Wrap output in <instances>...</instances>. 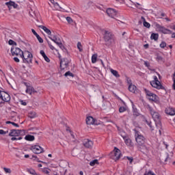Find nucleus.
<instances>
[{
	"instance_id": "nucleus-41",
	"label": "nucleus",
	"mask_w": 175,
	"mask_h": 175,
	"mask_svg": "<svg viewBox=\"0 0 175 175\" xmlns=\"http://www.w3.org/2000/svg\"><path fill=\"white\" fill-rule=\"evenodd\" d=\"M120 113H124V111H126V108L124 107H120L119 108Z\"/></svg>"
},
{
	"instance_id": "nucleus-29",
	"label": "nucleus",
	"mask_w": 175,
	"mask_h": 175,
	"mask_svg": "<svg viewBox=\"0 0 175 175\" xmlns=\"http://www.w3.org/2000/svg\"><path fill=\"white\" fill-rule=\"evenodd\" d=\"M159 38V35L158 33H152L150 36V39L157 40Z\"/></svg>"
},
{
	"instance_id": "nucleus-57",
	"label": "nucleus",
	"mask_w": 175,
	"mask_h": 175,
	"mask_svg": "<svg viewBox=\"0 0 175 175\" xmlns=\"http://www.w3.org/2000/svg\"><path fill=\"white\" fill-rule=\"evenodd\" d=\"M12 125H13L14 126H16V128H18V124L17 123H14V122H12Z\"/></svg>"
},
{
	"instance_id": "nucleus-8",
	"label": "nucleus",
	"mask_w": 175,
	"mask_h": 175,
	"mask_svg": "<svg viewBox=\"0 0 175 175\" xmlns=\"http://www.w3.org/2000/svg\"><path fill=\"white\" fill-rule=\"evenodd\" d=\"M69 64H70V60L68 58H64L60 61V69L61 70H64L69 66Z\"/></svg>"
},
{
	"instance_id": "nucleus-50",
	"label": "nucleus",
	"mask_w": 175,
	"mask_h": 175,
	"mask_svg": "<svg viewBox=\"0 0 175 175\" xmlns=\"http://www.w3.org/2000/svg\"><path fill=\"white\" fill-rule=\"evenodd\" d=\"M48 44L51 50H55V47H54V46H53L50 42H49Z\"/></svg>"
},
{
	"instance_id": "nucleus-11",
	"label": "nucleus",
	"mask_w": 175,
	"mask_h": 175,
	"mask_svg": "<svg viewBox=\"0 0 175 175\" xmlns=\"http://www.w3.org/2000/svg\"><path fill=\"white\" fill-rule=\"evenodd\" d=\"M107 14L109 17H111V18H115V20H116V17L118 16V12H117V11L113 8H108L107 10Z\"/></svg>"
},
{
	"instance_id": "nucleus-54",
	"label": "nucleus",
	"mask_w": 175,
	"mask_h": 175,
	"mask_svg": "<svg viewBox=\"0 0 175 175\" xmlns=\"http://www.w3.org/2000/svg\"><path fill=\"white\" fill-rule=\"evenodd\" d=\"M144 65H145V66H146L147 68H149V66H150V63H148V62H144Z\"/></svg>"
},
{
	"instance_id": "nucleus-40",
	"label": "nucleus",
	"mask_w": 175,
	"mask_h": 175,
	"mask_svg": "<svg viewBox=\"0 0 175 175\" xmlns=\"http://www.w3.org/2000/svg\"><path fill=\"white\" fill-rule=\"evenodd\" d=\"M22 139H23L22 137H12L11 138V140H12V142H14V140H21Z\"/></svg>"
},
{
	"instance_id": "nucleus-44",
	"label": "nucleus",
	"mask_w": 175,
	"mask_h": 175,
	"mask_svg": "<svg viewBox=\"0 0 175 175\" xmlns=\"http://www.w3.org/2000/svg\"><path fill=\"white\" fill-rule=\"evenodd\" d=\"M36 38H37L38 42H40V43H43V39L41 38V37H40V36H39V34L36 36Z\"/></svg>"
},
{
	"instance_id": "nucleus-64",
	"label": "nucleus",
	"mask_w": 175,
	"mask_h": 175,
	"mask_svg": "<svg viewBox=\"0 0 175 175\" xmlns=\"http://www.w3.org/2000/svg\"><path fill=\"white\" fill-rule=\"evenodd\" d=\"M172 88H173V90H175V82H174V83L172 85Z\"/></svg>"
},
{
	"instance_id": "nucleus-28",
	"label": "nucleus",
	"mask_w": 175,
	"mask_h": 175,
	"mask_svg": "<svg viewBox=\"0 0 175 175\" xmlns=\"http://www.w3.org/2000/svg\"><path fill=\"white\" fill-rule=\"evenodd\" d=\"M110 72H111V73H112V75H113V76H115V77H120L118 71L113 70V68H111Z\"/></svg>"
},
{
	"instance_id": "nucleus-16",
	"label": "nucleus",
	"mask_w": 175,
	"mask_h": 175,
	"mask_svg": "<svg viewBox=\"0 0 175 175\" xmlns=\"http://www.w3.org/2000/svg\"><path fill=\"white\" fill-rule=\"evenodd\" d=\"M150 85L154 88H157V90H163V86L161 84V82L159 81H150Z\"/></svg>"
},
{
	"instance_id": "nucleus-3",
	"label": "nucleus",
	"mask_w": 175,
	"mask_h": 175,
	"mask_svg": "<svg viewBox=\"0 0 175 175\" xmlns=\"http://www.w3.org/2000/svg\"><path fill=\"white\" fill-rule=\"evenodd\" d=\"M121 157H122L121 150L117 148H115L109 154V158L115 161V162H117V161H118Z\"/></svg>"
},
{
	"instance_id": "nucleus-55",
	"label": "nucleus",
	"mask_w": 175,
	"mask_h": 175,
	"mask_svg": "<svg viewBox=\"0 0 175 175\" xmlns=\"http://www.w3.org/2000/svg\"><path fill=\"white\" fill-rule=\"evenodd\" d=\"M31 32L33 33V35H35V36H36L37 35H39L38 34V33H36V31L33 29H31Z\"/></svg>"
},
{
	"instance_id": "nucleus-36",
	"label": "nucleus",
	"mask_w": 175,
	"mask_h": 175,
	"mask_svg": "<svg viewBox=\"0 0 175 175\" xmlns=\"http://www.w3.org/2000/svg\"><path fill=\"white\" fill-rule=\"evenodd\" d=\"M41 171L42 172V173H44V174H50V169L49 168H42L41 170Z\"/></svg>"
},
{
	"instance_id": "nucleus-33",
	"label": "nucleus",
	"mask_w": 175,
	"mask_h": 175,
	"mask_svg": "<svg viewBox=\"0 0 175 175\" xmlns=\"http://www.w3.org/2000/svg\"><path fill=\"white\" fill-rule=\"evenodd\" d=\"M32 90H33L32 86H27V90H26L27 94H29V95H32Z\"/></svg>"
},
{
	"instance_id": "nucleus-46",
	"label": "nucleus",
	"mask_w": 175,
	"mask_h": 175,
	"mask_svg": "<svg viewBox=\"0 0 175 175\" xmlns=\"http://www.w3.org/2000/svg\"><path fill=\"white\" fill-rule=\"evenodd\" d=\"M157 61H158L159 62H161L163 61V57H162L161 56L158 55L157 57Z\"/></svg>"
},
{
	"instance_id": "nucleus-60",
	"label": "nucleus",
	"mask_w": 175,
	"mask_h": 175,
	"mask_svg": "<svg viewBox=\"0 0 175 175\" xmlns=\"http://www.w3.org/2000/svg\"><path fill=\"white\" fill-rule=\"evenodd\" d=\"M16 112H14V111H12V117H14V116H16Z\"/></svg>"
},
{
	"instance_id": "nucleus-59",
	"label": "nucleus",
	"mask_w": 175,
	"mask_h": 175,
	"mask_svg": "<svg viewBox=\"0 0 175 175\" xmlns=\"http://www.w3.org/2000/svg\"><path fill=\"white\" fill-rule=\"evenodd\" d=\"M38 91L35 90V89L33 88L32 89V94H36Z\"/></svg>"
},
{
	"instance_id": "nucleus-38",
	"label": "nucleus",
	"mask_w": 175,
	"mask_h": 175,
	"mask_svg": "<svg viewBox=\"0 0 175 175\" xmlns=\"http://www.w3.org/2000/svg\"><path fill=\"white\" fill-rule=\"evenodd\" d=\"M77 49H79V51H83V45H81V42H78L77 43Z\"/></svg>"
},
{
	"instance_id": "nucleus-10",
	"label": "nucleus",
	"mask_w": 175,
	"mask_h": 175,
	"mask_svg": "<svg viewBox=\"0 0 175 175\" xmlns=\"http://www.w3.org/2000/svg\"><path fill=\"white\" fill-rule=\"evenodd\" d=\"M30 150L33 151L34 154H42V152H44L43 148L38 145L32 146Z\"/></svg>"
},
{
	"instance_id": "nucleus-26",
	"label": "nucleus",
	"mask_w": 175,
	"mask_h": 175,
	"mask_svg": "<svg viewBox=\"0 0 175 175\" xmlns=\"http://www.w3.org/2000/svg\"><path fill=\"white\" fill-rule=\"evenodd\" d=\"M25 139L28 142H33V140H35V137L33 135H27L25 136Z\"/></svg>"
},
{
	"instance_id": "nucleus-20",
	"label": "nucleus",
	"mask_w": 175,
	"mask_h": 175,
	"mask_svg": "<svg viewBox=\"0 0 175 175\" xmlns=\"http://www.w3.org/2000/svg\"><path fill=\"white\" fill-rule=\"evenodd\" d=\"M166 114H169V116H174L175 115V109L173 107H168L165 109Z\"/></svg>"
},
{
	"instance_id": "nucleus-52",
	"label": "nucleus",
	"mask_w": 175,
	"mask_h": 175,
	"mask_svg": "<svg viewBox=\"0 0 175 175\" xmlns=\"http://www.w3.org/2000/svg\"><path fill=\"white\" fill-rule=\"evenodd\" d=\"M144 175H155V174L152 173L151 171H149L148 172L145 173Z\"/></svg>"
},
{
	"instance_id": "nucleus-24",
	"label": "nucleus",
	"mask_w": 175,
	"mask_h": 175,
	"mask_svg": "<svg viewBox=\"0 0 175 175\" xmlns=\"http://www.w3.org/2000/svg\"><path fill=\"white\" fill-rule=\"evenodd\" d=\"M40 53L41 55H42V57L44 59V60L46 61V62H50V59L49 58V57H47V55H46L44 51L42 50V51H40Z\"/></svg>"
},
{
	"instance_id": "nucleus-27",
	"label": "nucleus",
	"mask_w": 175,
	"mask_h": 175,
	"mask_svg": "<svg viewBox=\"0 0 175 175\" xmlns=\"http://www.w3.org/2000/svg\"><path fill=\"white\" fill-rule=\"evenodd\" d=\"M141 18L144 21V27H146V28H150L151 27V25H150L148 22L146 21V18H144L143 16H142Z\"/></svg>"
},
{
	"instance_id": "nucleus-30",
	"label": "nucleus",
	"mask_w": 175,
	"mask_h": 175,
	"mask_svg": "<svg viewBox=\"0 0 175 175\" xmlns=\"http://www.w3.org/2000/svg\"><path fill=\"white\" fill-rule=\"evenodd\" d=\"M161 161H164V162H167V161H170V157H169V154H165L161 157Z\"/></svg>"
},
{
	"instance_id": "nucleus-37",
	"label": "nucleus",
	"mask_w": 175,
	"mask_h": 175,
	"mask_svg": "<svg viewBox=\"0 0 175 175\" xmlns=\"http://www.w3.org/2000/svg\"><path fill=\"white\" fill-rule=\"evenodd\" d=\"M3 170L5 172V173L10 174L12 173V170H10V168H8V167H3Z\"/></svg>"
},
{
	"instance_id": "nucleus-63",
	"label": "nucleus",
	"mask_w": 175,
	"mask_h": 175,
	"mask_svg": "<svg viewBox=\"0 0 175 175\" xmlns=\"http://www.w3.org/2000/svg\"><path fill=\"white\" fill-rule=\"evenodd\" d=\"M173 81L175 83V72L173 75Z\"/></svg>"
},
{
	"instance_id": "nucleus-43",
	"label": "nucleus",
	"mask_w": 175,
	"mask_h": 175,
	"mask_svg": "<svg viewBox=\"0 0 175 175\" xmlns=\"http://www.w3.org/2000/svg\"><path fill=\"white\" fill-rule=\"evenodd\" d=\"M131 2H132V3H133V5L135 6V8H137V9H142L140 7V3H134L133 1H131Z\"/></svg>"
},
{
	"instance_id": "nucleus-1",
	"label": "nucleus",
	"mask_w": 175,
	"mask_h": 175,
	"mask_svg": "<svg viewBox=\"0 0 175 175\" xmlns=\"http://www.w3.org/2000/svg\"><path fill=\"white\" fill-rule=\"evenodd\" d=\"M147 125L150 126L151 132L153 133H158L161 135V129H162V124L161 122H156L155 125H152V122L150 121L146 120Z\"/></svg>"
},
{
	"instance_id": "nucleus-34",
	"label": "nucleus",
	"mask_w": 175,
	"mask_h": 175,
	"mask_svg": "<svg viewBox=\"0 0 175 175\" xmlns=\"http://www.w3.org/2000/svg\"><path fill=\"white\" fill-rule=\"evenodd\" d=\"M65 77H75V75L70 71H68L64 74Z\"/></svg>"
},
{
	"instance_id": "nucleus-19",
	"label": "nucleus",
	"mask_w": 175,
	"mask_h": 175,
	"mask_svg": "<svg viewBox=\"0 0 175 175\" xmlns=\"http://www.w3.org/2000/svg\"><path fill=\"white\" fill-rule=\"evenodd\" d=\"M96 120L92 118V116H88L86 118V124L87 125H95Z\"/></svg>"
},
{
	"instance_id": "nucleus-53",
	"label": "nucleus",
	"mask_w": 175,
	"mask_h": 175,
	"mask_svg": "<svg viewBox=\"0 0 175 175\" xmlns=\"http://www.w3.org/2000/svg\"><path fill=\"white\" fill-rule=\"evenodd\" d=\"M153 79H154V81H155V82H157V83H158V81H159L158 80V77H157V76H154V77H153Z\"/></svg>"
},
{
	"instance_id": "nucleus-42",
	"label": "nucleus",
	"mask_w": 175,
	"mask_h": 175,
	"mask_svg": "<svg viewBox=\"0 0 175 175\" xmlns=\"http://www.w3.org/2000/svg\"><path fill=\"white\" fill-rule=\"evenodd\" d=\"M27 172L30 174L36 175V172H35V170H33L32 169L28 170Z\"/></svg>"
},
{
	"instance_id": "nucleus-18",
	"label": "nucleus",
	"mask_w": 175,
	"mask_h": 175,
	"mask_svg": "<svg viewBox=\"0 0 175 175\" xmlns=\"http://www.w3.org/2000/svg\"><path fill=\"white\" fill-rule=\"evenodd\" d=\"M83 146L85 148H92L94 142L90 139H85L83 142Z\"/></svg>"
},
{
	"instance_id": "nucleus-45",
	"label": "nucleus",
	"mask_w": 175,
	"mask_h": 175,
	"mask_svg": "<svg viewBox=\"0 0 175 175\" xmlns=\"http://www.w3.org/2000/svg\"><path fill=\"white\" fill-rule=\"evenodd\" d=\"M66 21H68V23H69V24H72V23H73V20H72V18H70V16L66 17Z\"/></svg>"
},
{
	"instance_id": "nucleus-7",
	"label": "nucleus",
	"mask_w": 175,
	"mask_h": 175,
	"mask_svg": "<svg viewBox=\"0 0 175 175\" xmlns=\"http://www.w3.org/2000/svg\"><path fill=\"white\" fill-rule=\"evenodd\" d=\"M49 39H51V40H52L53 42H54V43L57 44V46H59V47L62 50H64V49H65V46L61 42V40L57 36H53V37H49Z\"/></svg>"
},
{
	"instance_id": "nucleus-58",
	"label": "nucleus",
	"mask_w": 175,
	"mask_h": 175,
	"mask_svg": "<svg viewBox=\"0 0 175 175\" xmlns=\"http://www.w3.org/2000/svg\"><path fill=\"white\" fill-rule=\"evenodd\" d=\"M127 83L129 85H131V84H132V81L131 79H127Z\"/></svg>"
},
{
	"instance_id": "nucleus-17",
	"label": "nucleus",
	"mask_w": 175,
	"mask_h": 175,
	"mask_svg": "<svg viewBox=\"0 0 175 175\" xmlns=\"http://www.w3.org/2000/svg\"><path fill=\"white\" fill-rule=\"evenodd\" d=\"M5 5L8 6L9 10L12 9V7L14 8V9H18V5L15 3L14 1L6 2Z\"/></svg>"
},
{
	"instance_id": "nucleus-62",
	"label": "nucleus",
	"mask_w": 175,
	"mask_h": 175,
	"mask_svg": "<svg viewBox=\"0 0 175 175\" xmlns=\"http://www.w3.org/2000/svg\"><path fill=\"white\" fill-rule=\"evenodd\" d=\"M172 33V38H175V33Z\"/></svg>"
},
{
	"instance_id": "nucleus-2",
	"label": "nucleus",
	"mask_w": 175,
	"mask_h": 175,
	"mask_svg": "<svg viewBox=\"0 0 175 175\" xmlns=\"http://www.w3.org/2000/svg\"><path fill=\"white\" fill-rule=\"evenodd\" d=\"M21 58L23 59L24 64H32V59L33 58V56L31 52L25 51L23 52Z\"/></svg>"
},
{
	"instance_id": "nucleus-4",
	"label": "nucleus",
	"mask_w": 175,
	"mask_h": 175,
	"mask_svg": "<svg viewBox=\"0 0 175 175\" xmlns=\"http://www.w3.org/2000/svg\"><path fill=\"white\" fill-rule=\"evenodd\" d=\"M134 131H135V140H136L138 146H142V144H144V143H146V138L144 137V136H143L140 133V132H139L136 129H135Z\"/></svg>"
},
{
	"instance_id": "nucleus-49",
	"label": "nucleus",
	"mask_w": 175,
	"mask_h": 175,
	"mask_svg": "<svg viewBox=\"0 0 175 175\" xmlns=\"http://www.w3.org/2000/svg\"><path fill=\"white\" fill-rule=\"evenodd\" d=\"M8 43H9V44H10V45L16 44V42L13 41V40H10L8 41Z\"/></svg>"
},
{
	"instance_id": "nucleus-35",
	"label": "nucleus",
	"mask_w": 175,
	"mask_h": 175,
	"mask_svg": "<svg viewBox=\"0 0 175 175\" xmlns=\"http://www.w3.org/2000/svg\"><path fill=\"white\" fill-rule=\"evenodd\" d=\"M99 162L98 161V159H94L92 161H90V166H95V165H98Z\"/></svg>"
},
{
	"instance_id": "nucleus-47",
	"label": "nucleus",
	"mask_w": 175,
	"mask_h": 175,
	"mask_svg": "<svg viewBox=\"0 0 175 175\" xmlns=\"http://www.w3.org/2000/svg\"><path fill=\"white\" fill-rule=\"evenodd\" d=\"M165 46H166V42H162L160 44V47H161V49H165Z\"/></svg>"
},
{
	"instance_id": "nucleus-21",
	"label": "nucleus",
	"mask_w": 175,
	"mask_h": 175,
	"mask_svg": "<svg viewBox=\"0 0 175 175\" xmlns=\"http://www.w3.org/2000/svg\"><path fill=\"white\" fill-rule=\"evenodd\" d=\"M122 138L124 139L125 144H126V146H133V144L132 143V140L131 139V138L126 136H122Z\"/></svg>"
},
{
	"instance_id": "nucleus-39",
	"label": "nucleus",
	"mask_w": 175,
	"mask_h": 175,
	"mask_svg": "<svg viewBox=\"0 0 175 175\" xmlns=\"http://www.w3.org/2000/svg\"><path fill=\"white\" fill-rule=\"evenodd\" d=\"M144 91L146 94V96L148 98L149 96H150L152 94V92H150L149 90H148L147 89H144Z\"/></svg>"
},
{
	"instance_id": "nucleus-22",
	"label": "nucleus",
	"mask_w": 175,
	"mask_h": 175,
	"mask_svg": "<svg viewBox=\"0 0 175 175\" xmlns=\"http://www.w3.org/2000/svg\"><path fill=\"white\" fill-rule=\"evenodd\" d=\"M148 98L149 100H152V102H158V96H156L154 93H152V94L149 96Z\"/></svg>"
},
{
	"instance_id": "nucleus-56",
	"label": "nucleus",
	"mask_w": 175,
	"mask_h": 175,
	"mask_svg": "<svg viewBox=\"0 0 175 175\" xmlns=\"http://www.w3.org/2000/svg\"><path fill=\"white\" fill-rule=\"evenodd\" d=\"M14 61L15 62H20V59H18V57H14Z\"/></svg>"
},
{
	"instance_id": "nucleus-32",
	"label": "nucleus",
	"mask_w": 175,
	"mask_h": 175,
	"mask_svg": "<svg viewBox=\"0 0 175 175\" xmlns=\"http://www.w3.org/2000/svg\"><path fill=\"white\" fill-rule=\"evenodd\" d=\"M96 59H98V54H94L92 56V63L95 64L96 62Z\"/></svg>"
},
{
	"instance_id": "nucleus-31",
	"label": "nucleus",
	"mask_w": 175,
	"mask_h": 175,
	"mask_svg": "<svg viewBox=\"0 0 175 175\" xmlns=\"http://www.w3.org/2000/svg\"><path fill=\"white\" fill-rule=\"evenodd\" d=\"M28 117L29 118H35V117H36V112H35V111H30L28 113Z\"/></svg>"
},
{
	"instance_id": "nucleus-48",
	"label": "nucleus",
	"mask_w": 175,
	"mask_h": 175,
	"mask_svg": "<svg viewBox=\"0 0 175 175\" xmlns=\"http://www.w3.org/2000/svg\"><path fill=\"white\" fill-rule=\"evenodd\" d=\"M6 133H9V131H5L3 130H0V135H6Z\"/></svg>"
},
{
	"instance_id": "nucleus-5",
	"label": "nucleus",
	"mask_w": 175,
	"mask_h": 175,
	"mask_svg": "<svg viewBox=\"0 0 175 175\" xmlns=\"http://www.w3.org/2000/svg\"><path fill=\"white\" fill-rule=\"evenodd\" d=\"M104 39L107 46H113L116 43L114 38L111 36V33L106 31L104 35Z\"/></svg>"
},
{
	"instance_id": "nucleus-23",
	"label": "nucleus",
	"mask_w": 175,
	"mask_h": 175,
	"mask_svg": "<svg viewBox=\"0 0 175 175\" xmlns=\"http://www.w3.org/2000/svg\"><path fill=\"white\" fill-rule=\"evenodd\" d=\"M39 27L41 28V29H43L47 35L51 36V31L49 29V28H46V26L40 25Z\"/></svg>"
},
{
	"instance_id": "nucleus-51",
	"label": "nucleus",
	"mask_w": 175,
	"mask_h": 175,
	"mask_svg": "<svg viewBox=\"0 0 175 175\" xmlns=\"http://www.w3.org/2000/svg\"><path fill=\"white\" fill-rule=\"evenodd\" d=\"M126 159H128V161H130V163H132V162H133V157H127Z\"/></svg>"
},
{
	"instance_id": "nucleus-13",
	"label": "nucleus",
	"mask_w": 175,
	"mask_h": 175,
	"mask_svg": "<svg viewBox=\"0 0 175 175\" xmlns=\"http://www.w3.org/2000/svg\"><path fill=\"white\" fill-rule=\"evenodd\" d=\"M22 132L23 131L21 130L12 129L10 131L8 135L11 136L12 137H18L21 136Z\"/></svg>"
},
{
	"instance_id": "nucleus-15",
	"label": "nucleus",
	"mask_w": 175,
	"mask_h": 175,
	"mask_svg": "<svg viewBox=\"0 0 175 175\" xmlns=\"http://www.w3.org/2000/svg\"><path fill=\"white\" fill-rule=\"evenodd\" d=\"M138 148H139L140 152L144 154L148 152V150H150V148L146 146V143L138 145Z\"/></svg>"
},
{
	"instance_id": "nucleus-12",
	"label": "nucleus",
	"mask_w": 175,
	"mask_h": 175,
	"mask_svg": "<svg viewBox=\"0 0 175 175\" xmlns=\"http://www.w3.org/2000/svg\"><path fill=\"white\" fill-rule=\"evenodd\" d=\"M0 98L3 100V102H10V95L5 92H0Z\"/></svg>"
},
{
	"instance_id": "nucleus-61",
	"label": "nucleus",
	"mask_w": 175,
	"mask_h": 175,
	"mask_svg": "<svg viewBox=\"0 0 175 175\" xmlns=\"http://www.w3.org/2000/svg\"><path fill=\"white\" fill-rule=\"evenodd\" d=\"M148 44H146L144 45V49H148Z\"/></svg>"
},
{
	"instance_id": "nucleus-9",
	"label": "nucleus",
	"mask_w": 175,
	"mask_h": 175,
	"mask_svg": "<svg viewBox=\"0 0 175 175\" xmlns=\"http://www.w3.org/2000/svg\"><path fill=\"white\" fill-rule=\"evenodd\" d=\"M156 28L159 32H161L162 33L168 35H170V33H172V31L170 29H166L165 27L161 26V25H156Z\"/></svg>"
},
{
	"instance_id": "nucleus-14",
	"label": "nucleus",
	"mask_w": 175,
	"mask_h": 175,
	"mask_svg": "<svg viewBox=\"0 0 175 175\" xmlns=\"http://www.w3.org/2000/svg\"><path fill=\"white\" fill-rule=\"evenodd\" d=\"M11 53L12 55H19V57L21 58V55H23V51L17 47H13L11 49Z\"/></svg>"
},
{
	"instance_id": "nucleus-6",
	"label": "nucleus",
	"mask_w": 175,
	"mask_h": 175,
	"mask_svg": "<svg viewBox=\"0 0 175 175\" xmlns=\"http://www.w3.org/2000/svg\"><path fill=\"white\" fill-rule=\"evenodd\" d=\"M148 110L154 120V121H155V122H161V116H159V113L154 111V109H152V107H148Z\"/></svg>"
},
{
	"instance_id": "nucleus-25",
	"label": "nucleus",
	"mask_w": 175,
	"mask_h": 175,
	"mask_svg": "<svg viewBox=\"0 0 175 175\" xmlns=\"http://www.w3.org/2000/svg\"><path fill=\"white\" fill-rule=\"evenodd\" d=\"M129 91H130V92H133V93L136 92V85H135L133 84L129 85Z\"/></svg>"
}]
</instances>
